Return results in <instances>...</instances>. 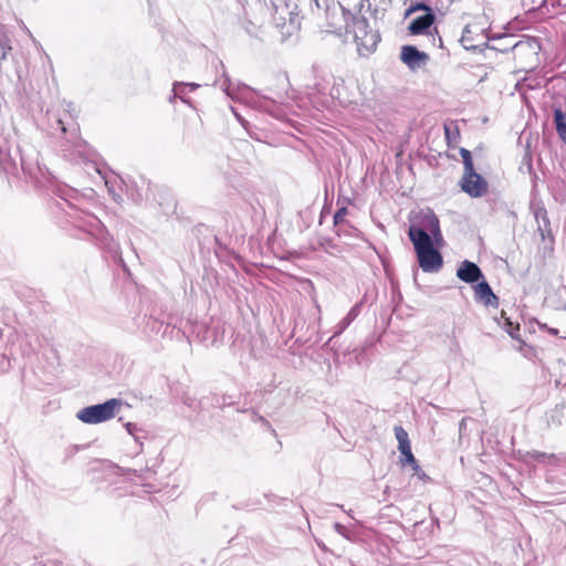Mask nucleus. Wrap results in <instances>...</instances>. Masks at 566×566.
I'll list each match as a JSON object with an SVG mask.
<instances>
[{
    "instance_id": "nucleus-18",
    "label": "nucleus",
    "mask_w": 566,
    "mask_h": 566,
    "mask_svg": "<svg viewBox=\"0 0 566 566\" xmlns=\"http://www.w3.org/2000/svg\"><path fill=\"white\" fill-rule=\"evenodd\" d=\"M565 403H557L553 409L546 412V422L548 427H559L563 423L565 415Z\"/></svg>"
},
{
    "instance_id": "nucleus-13",
    "label": "nucleus",
    "mask_w": 566,
    "mask_h": 566,
    "mask_svg": "<svg viewBox=\"0 0 566 566\" xmlns=\"http://www.w3.org/2000/svg\"><path fill=\"white\" fill-rule=\"evenodd\" d=\"M434 21H436L434 13H424V14L413 19L410 22L408 30L413 35L424 34L426 32H428V30L434 23Z\"/></svg>"
},
{
    "instance_id": "nucleus-34",
    "label": "nucleus",
    "mask_w": 566,
    "mask_h": 566,
    "mask_svg": "<svg viewBox=\"0 0 566 566\" xmlns=\"http://www.w3.org/2000/svg\"><path fill=\"white\" fill-rule=\"evenodd\" d=\"M334 528H335V531H336L339 535H342V536H344V537H347V534H346L347 530H346V527H345L344 525H342L340 523H335V524H334Z\"/></svg>"
},
{
    "instance_id": "nucleus-5",
    "label": "nucleus",
    "mask_w": 566,
    "mask_h": 566,
    "mask_svg": "<svg viewBox=\"0 0 566 566\" xmlns=\"http://www.w3.org/2000/svg\"><path fill=\"white\" fill-rule=\"evenodd\" d=\"M212 64L214 65L217 72H219V69H221V77L222 80H217L214 82V85H219L220 88L233 101H242L249 98V95L254 93L253 88L248 86L244 83H238L234 85L229 77L226 66L223 62L219 59H214L212 61Z\"/></svg>"
},
{
    "instance_id": "nucleus-47",
    "label": "nucleus",
    "mask_w": 566,
    "mask_h": 566,
    "mask_svg": "<svg viewBox=\"0 0 566 566\" xmlns=\"http://www.w3.org/2000/svg\"><path fill=\"white\" fill-rule=\"evenodd\" d=\"M512 36L511 35H500L497 39L499 40H507V39H511Z\"/></svg>"
},
{
    "instance_id": "nucleus-15",
    "label": "nucleus",
    "mask_w": 566,
    "mask_h": 566,
    "mask_svg": "<svg viewBox=\"0 0 566 566\" xmlns=\"http://www.w3.org/2000/svg\"><path fill=\"white\" fill-rule=\"evenodd\" d=\"M168 325L164 327V323L153 316L144 317V325L142 329L143 333L148 337L158 335L161 332L165 334Z\"/></svg>"
},
{
    "instance_id": "nucleus-44",
    "label": "nucleus",
    "mask_w": 566,
    "mask_h": 566,
    "mask_svg": "<svg viewBox=\"0 0 566 566\" xmlns=\"http://www.w3.org/2000/svg\"><path fill=\"white\" fill-rule=\"evenodd\" d=\"M24 30H25V32L29 34V36L32 39V41L35 43L36 41H35V39L33 38V35H32L31 31H30L27 27H24Z\"/></svg>"
},
{
    "instance_id": "nucleus-7",
    "label": "nucleus",
    "mask_w": 566,
    "mask_h": 566,
    "mask_svg": "<svg viewBox=\"0 0 566 566\" xmlns=\"http://www.w3.org/2000/svg\"><path fill=\"white\" fill-rule=\"evenodd\" d=\"M400 59L411 71H416L426 65L429 55L415 45L407 44L401 48Z\"/></svg>"
},
{
    "instance_id": "nucleus-12",
    "label": "nucleus",
    "mask_w": 566,
    "mask_h": 566,
    "mask_svg": "<svg viewBox=\"0 0 566 566\" xmlns=\"http://www.w3.org/2000/svg\"><path fill=\"white\" fill-rule=\"evenodd\" d=\"M144 197L147 201H154L159 206H164V197L168 195V189L153 184L150 180L143 179Z\"/></svg>"
},
{
    "instance_id": "nucleus-27",
    "label": "nucleus",
    "mask_w": 566,
    "mask_h": 566,
    "mask_svg": "<svg viewBox=\"0 0 566 566\" xmlns=\"http://www.w3.org/2000/svg\"><path fill=\"white\" fill-rule=\"evenodd\" d=\"M553 457V454H547L545 452H539V451H530L526 453V458L527 459H531L533 461H537V462H544L547 458H551Z\"/></svg>"
},
{
    "instance_id": "nucleus-54",
    "label": "nucleus",
    "mask_w": 566,
    "mask_h": 566,
    "mask_svg": "<svg viewBox=\"0 0 566 566\" xmlns=\"http://www.w3.org/2000/svg\"><path fill=\"white\" fill-rule=\"evenodd\" d=\"M564 310L566 311V303L564 304Z\"/></svg>"
},
{
    "instance_id": "nucleus-9",
    "label": "nucleus",
    "mask_w": 566,
    "mask_h": 566,
    "mask_svg": "<svg viewBox=\"0 0 566 566\" xmlns=\"http://www.w3.org/2000/svg\"><path fill=\"white\" fill-rule=\"evenodd\" d=\"M25 548L27 545L24 543L13 538L11 535H4L0 539V557L3 559L8 557L15 560Z\"/></svg>"
},
{
    "instance_id": "nucleus-1",
    "label": "nucleus",
    "mask_w": 566,
    "mask_h": 566,
    "mask_svg": "<svg viewBox=\"0 0 566 566\" xmlns=\"http://www.w3.org/2000/svg\"><path fill=\"white\" fill-rule=\"evenodd\" d=\"M416 240L412 244L417 254L419 266L423 272L437 273L443 265V259L438 248L434 247L436 242L430 237L422 233H417Z\"/></svg>"
},
{
    "instance_id": "nucleus-17",
    "label": "nucleus",
    "mask_w": 566,
    "mask_h": 566,
    "mask_svg": "<svg viewBox=\"0 0 566 566\" xmlns=\"http://www.w3.org/2000/svg\"><path fill=\"white\" fill-rule=\"evenodd\" d=\"M534 216L538 224V231L541 232L542 239L544 240L546 234L551 233V222L547 216V211L544 207H537L534 211Z\"/></svg>"
},
{
    "instance_id": "nucleus-11",
    "label": "nucleus",
    "mask_w": 566,
    "mask_h": 566,
    "mask_svg": "<svg viewBox=\"0 0 566 566\" xmlns=\"http://www.w3.org/2000/svg\"><path fill=\"white\" fill-rule=\"evenodd\" d=\"M48 343V338L39 335L36 332L31 331L24 334L22 353L24 356L36 354L44 344Z\"/></svg>"
},
{
    "instance_id": "nucleus-20",
    "label": "nucleus",
    "mask_w": 566,
    "mask_h": 566,
    "mask_svg": "<svg viewBox=\"0 0 566 566\" xmlns=\"http://www.w3.org/2000/svg\"><path fill=\"white\" fill-rule=\"evenodd\" d=\"M125 429L130 434L134 440L142 447L143 446V439L146 438V432L143 430L137 423L134 422H126Z\"/></svg>"
},
{
    "instance_id": "nucleus-33",
    "label": "nucleus",
    "mask_w": 566,
    "mask_h": 566,
    "mask_svg": "<svg viewBox=\"0 0 566 566\" xmlns=\"http://www.w3.org/2000/svg\"><path fill=\"white\" fill-rule=\"evenodd\" d=\"M468 418H463L459 423V436L462 438L467 433V422Z\"/></svg>"
},
{
    "instance_id": "nucleus-37",
    "label": "nucleus",
    "mask_w": 566,
    "mask_h": 566,
    "mask_svg": "<svg viewBox=\"0 0 566 566\" xmlns=\"http://www.w3.org/2000/svg\"><path fill=\"white\" fill-rule=\"evenodd\" d=\"M412 470L415 471L416 474H418L419 476H424L426 473L422 471L421 467L418 464V462L416 461V464H409Z\"/></svg>"
},
{
    "instance_id": "nucleus-35",
    "label": "nucleus",
    "mask_w": 566,
    "mask_h": 566,
    "mask_svg": "<svg viewBox=\"0 0 566 566\" xmlns=\"http://www.w3.org/2000/svg\"><path fill=\"white\" fill-rule=\"evenodd\" d=\"M231 403H232V401H229V400L227 399V397H226V396H223V397H221V399H220V398H217V399H216V403H214V406H217V407H224V406H227V405H231Z\"/></svg>"
},
{
    "instance_id": "nucleus-42",
    "label": "nucleus",
    "mask_w": 566,
    "mask_h": 566,
    "mask_svg": "<svg viewBox=\"0 0 566 566\" xmlns=\"http://www.w3.org/2000/svg\"><path fill=\"white\" fill-rule=\"evenodd\" d=\"M533 44H535L537 48H539V42H538V40H537V39H535V38H532V39H531V44H530V45H531V48H533Z\"/></svg>"
},
{
    "instance_id": "nucleus-10",
    "label": "nucleus",
    "mask_w": 566,
    "mask_h": 566,
    "mask_svg": "<svg viewBox=\"0 0 566 566\" xmlns=\"http://www.w3.org/2000/svg\"><path fill=\"white\" fill-rule=\"evenodd\" d=\"M474 297L476 302L483 303L485 306H499V297L484 279L474 286Z\"/></svg>"
},
{
    "instance_id": "nucleus-23",
    "label": "nucleus",
    "mask_w": 566,
    "mask_h": 566,
    "mask_svg": "<svg viewBox=\"0 0 566 566\" xmlns=\"http://www.w3.org/2000/svg\"><path fill=\"white\" fill-rule=\"evenodd\" d=\"M398 450L401 453L400 463L402 467L416 464L417 460L411 451V444H408L406 448L398 447Z\"/></svg>"
},
{
    "instance_id": "nucleus-45",
    "label": "nucleus",
    "mask_w": 566,
    "mask_h": 566,
    "mask_svg": "<svg viewBox=\"0 0 566 566\" xmlns=\"http://www.w3.org/2000/svg\"><path fill=\"white\" fill-rule=\"evenodd\" d=\"M247 31H248V33H250L251 35H255V34H256V33L254 32V30H252V27L247 28Z\"/></svg>"
},
{
    "instance_id": "nucleus-49",
    "label": "nucleus",
    "mask_w": 566,
    "mask_h": 566,
    "mask_svg": "<svg viewBox=\"0 0 566 566\" xmlns=\"http://www.w3.org/2000/svg\"><path fill=\"white\" fill-rule=\"evenodd\" d=\"M520 44H521V42H516V43L512 44L510 48H511V49H514V48H516V46H517V45H520Z\"/></svg>"
},
{
    "instance_id": "nucleus-41",
    "label": "nucleus",
    "mask_w": 566,
    "mask_h": 566,
    "mask_svg": "<svg viewBox=\"0 0 566 566\" xmlns=\"http://www.w3.org/2000/svg\"><path fill=\"white\" fill-rule=\"evenodd\" d=\"M27 566H45L44 564H42V562H38L36 559L31 562V563H28Z\"/></svg>"
},
{
    "instance_id": "nucleus-38",
    "label": "nucleus",
    "mask_w": 566,
    "mask_h": 566,
    "mask_svg": "<svg viewBox=\"0 0 566 566\" xmlns=\"http://www.w3.org/2000/svg\"><path fill=\"white\" fill-rule=\"evenodd\" d=\"M187 85V92H192L199 87V84L197 83H186Z\"/></svg>"
},
{
    "instance_id": "nucleus-29",
    "label": "nucleus",
    "mask_w": 566,
    "mask_h": 566,
    "mask_svg": "<svg viewBox=\"0 0 566 566\" xmlns=\"http://www.w3.org/2000/svg\"><path fill=\"white\" fill-rule=\"evenodd\" d=\"M506 332L510 334L512 338H518L520 326L518 324L514 325L511 321L506 322Z\"/></svg>"
},
{
    "instance_id": "nucleus-26",
    "label": "nucleus",
    "mask_w": 566,
    "mask_h": 566,
    "mask_svg": "<svg viewBox=\"0 0 566 566\" xmlns=\"http://www.w3.org/2000/svg\"><path fill=\"white\" fill-rule=\"evenodd\" d=\"M333 86L329 91V95L334 99H339L342 97V88L344 84V80L342 77H334Z\"/></svg>"
},
{
    "instance_id": "nucleus-40",
    "label": "nucleus",
    "mask_w": 566,
    "mask_h": 566,
    "mask_svg": "<svg viewBox=\"0 0 566 566\" xmlns=\"http://www.w3.org/2000/svg\"><path fill=\"white\" fill-rule=\"evenodd\" d=\"M57 125L60 126V128H61V130H62L63 133H65V132H66V127H65V125H64L63 119L59 118V119H57Z\"/></svg>"
},
{
    "instance_id": "nucleus-39",
    "label": "nucleus",
    "mask_w": 566,
    "mask_h": 566,
    "mask_svg": "<svg viewBox=\"0 0 566 566\" xmlns=\"http://www.w3.org/2000/svg\"><path fill=\"white\" fill-rule=\"evenodd\" d=\"M314 86L317 93H323L326 90V86L322 85L321 83H315Z\"/></svg>"
},
{
    "instance_id": "nucleus-48",
    "label": "nucleus",
    "mask_w": 566,
    "mask_h": 566,
    "mask_svg": "<svg viewBox=\"0 0 566 566\" xmlns=\"http://www.w3.org/2000/svg\"><path fill=\"white\" fill-rule=\"evenodd\" d=\"M177 98H174V92L171 93V95L169 96L168 101L169 103H174Z\"/></svg>"
},
{
    "instance_id": "nucleus-3",
    "label": "nucleus",
    "mask_w": 566,
    "mask_h": 566,
    "mask_svg": "<svg viewBox=\"0 0 566 566\" xmlns=\"http://www.w3.org/2000/svg\"><path fill=\"white\" fill-rule=\"evenodd\" d=\"M419 232L430 237L436 242V245H442L443 237L440 230L439 218L431 209L422 210L410 224L408 235L411 242L416 240Z\"/></svg>"
},
{
    "instance_id": "nucleus-32",
    "label": "nucleus",
    "mask_w": 566,
    "mask_h": 566,
    "mask_svg": "<svg viewBox=\"0 0 566 566\" xmlns=\"http://www.w3.org/2000/svg\"><path fill=\"white\" fill-rule=\"evenodd\" d=\"M357 229L352 227L348 222H345V226L343 227L340 231V235H352V233L356 232Z\"/></svg>"
},
{
    "instance_id": "nucleus-22",
    "label": "nucleus",
    "mask_w": 566,
    "mask_h": 566,
    "mask_svg": "<svg viewBox=\"0 0 566 566\" xmlns=\"http://www.w3.org/2000/svg\"><path fill=\"white\" fill-rule=\"evenodd\" d=\"M346 214H347V208H345V207L337 209V211L334 214V218H333L334 219V228H335V232L338 237H340V231H342L343 227L345 226V222H347L345 220Z\"/></svg>"
},
{
    "instance_id": "nucleus-50",
    "label": "nucleus",
    "mask_w": 566,
    "mask_h": 566,
    "mask_svg": "<svg viewBox=\"0 0 566 566\" xmlns=\"http://www.w3.org/2000/svg\"><path fill=\"white\" fill-rule=\"evenodd\" d=\"M495 49L501 51V52L507 51V48H495Z\"/></svg>"
},
{
    "instance_id": "nucleus-43",
    "label": "nucleus",
    "mask_w": 566,
    "mask_h": 566,
    "mask_svg": "<svg viewBox=\"0 0 566 566\" xmlns=\"http://www.w3.org/2000/svg\"><path fill=\"white\" fill-rule=\"evenodd\" d=\"M116 258H118V262L122 264L123 269L126 270V264L124 263L122 255H116Z\"/></svg>"
},
{
    "instance_id": "nucleus-36",
    "label": "nucleus",
    "mask_w": 566,
    "mask_h": 566,
    "mask_svg": "<svg viewBox=\"0 0 566 566\" xmlns=\"http://www.w3.org/2000/svg\"><path fill=\"white\" fill-rule=\"evenodd\" d=\"M539 327L541 329H546L553 336H557L559 333L557 328L548 327L546 324L539 325Z\"/></svg>"
},
{
    "instance_id": "nucleus-28",
    "label": "nucleus",
    "mask_w": 566,
    "mask_h": 566,
    "mask_svg": "<svg viewBox=\"0 0 566 566\" xmlns=\"http://www.w3.org/2000/svg\"><path fill=\"white\" fill-rule=\"evenodd\" d=\"M409 11H424L426 13H434L432 8L426 2H416L409 7Z\"/></svg>"
},
{
    "instance_id": "nucleus-25",
    "label": "nucleus",
    "mask_w": 566,
    "mask_h": 566,
    "mask_svg": "<svg viewBox=\"0 0 566 566\" xmlns=\"http://www.w3.org/2000/svg\"><path fill=\"white\" fill-rule=\"evenodd\" d=\"M394 431L398 441V447L406 448L408 444H410L408 432L401 426H396Z\"/></svg>"
},
{
    "instance_id": "nucleus-6",
    "label": "nucleus",
    "mask_w": 566,
    "mask_h": 566,
    "mask_svg": "<svg viewBox=\"0 0 566 566\" xmlns=\"http://www.w3.org/2000/svg\"><path fill=\"white\" fill-rule=\"evenodd\" d=\"M460 186L472 198H480L488 191V181L475 170L463 174Z\"/></svg>"
},
{
    "instance_id": "nucleus-16",
    "label": "nucleus",
    "mask_w": 566,
    "mask_h": 566,
    "mask_svg": "<svg viewBox=\"0 0 566 566\" xmlns=\"http://www.w3.org/2000/svg\"><path fill=\"white\" fill-rule=\"evenodd\" d=\"M12 51V41L6 25L0 24V64L8 59V54Z\"/></svg>"
},
{
    "instance_id": "nucleus-52",
    "label": "nucleus",
    "mask_w": 566,
    "mask_h": 566,
    "mask_svg": "<svg viewBox=\"0 0 566 566\" xmlns=\"http://www.w3.org/2000/svg\"><path fill=\"white\" fill-rule=\"evenodd\" d=\"M329 25H331V27H335V25H336V23H335L334 21H331V22H329Z\"/></svg>"
},
{
    "instance_id": "nucleus-19",
    "label": "nucleus",
    "mask_w": 566,
    "mask_h": 566,
    "mask_svg": "<svg viewBox=\"0 0 566 566\" xmlns=\"http://www.w3.org/2000/svg\"><path fill=\"white\" fill-rule=\"evenodd\" d=\"M474 41H475V38L473 35V31L471 30V27L465 25V28L463 29L461 39H460L462 46L467 51H475L480 46V44H475Z\"/></svg>"
},
{
    "instance_id": "nucleus-51",
    "label": "nucleus",
    "mask_w": 566,
    "mask_h": 566,
    "mask_svg": "<svg viewBox=\"0 0 566 566\" xmlns=\"http://www.w3.org/2000/svg\"><path fill=\"white\" fill-rule=\"evenodd\" d=\"M412 12H413V11H409V8H408V9H407V11H406V14H405V15H406V17H408V15H409V14H411Z\"/></svg>"
},
{
    "instance_id": "nucleus-24",
    "label": "nucleus",
    "mask_w": 566,
    "mask_h": 566,
    "mask_svg": "<svg viewBox=\"0 0 566 566\" xmlns=\"http://www.w3.org/2000/svg\"><path fill=\"white\" fill-rule=\"evenodd\" d=\"M460 155L462 157L463 163V174L475 170L471 151L468 150L467 148H460Z\"/></svg>"
},
{
    "instance_id": "nucleus-8",
    "label": "nucleus",
    "mask_w": 566,
    "mask_h": 566,
    "mask_svg": "<svg viewBox=\"0 0 566 566\" xmlns=\"http://www.w3.org/2000/svg\"><path fill=\"white\" fill-rule=\"evenodd\" d=\"M457 276L464 283L474 284L484 279L482 270L472 261L464 260L457 270Z\"/></svg>"
},
{
    "instance_id": "nucleus-46",
    "label": "nucleus",
    "mask_w": 566,
    "mask_h": 566,
    "mask_svg": "<svg viewBox=\"0 0 566 566\" xmlns=\"http://www.w3.org/2000/svg\"><path fill=\"white\" fill-rule=\"evenodd\" d=\"M247 31H248V33H250L251 35H255V34H256V33L254 32V30H252V27L247 28Z\"/></svg>"
},
{
    "instance_id": "nucleus-14",
    "label": "nucleus",
    "mask_w": 566,
    "mask_h": 566,
    "mask_svg": "<svg viewBox=\"0 0 566 566\" xmlns=\"http://www.w3.org/2000/svg\"><path fill=\"white\" fill-rule=\"evenodd\" d=\"M361 307L363 302H358L349 310L346 316L335 326L334 334L329 340L344 333V331L358 317L361 312Z\"/></svg>"
},
{
    "instance_id": "nucleus-30",
    "label": "nucleus",
    "mask_w": 566,
    "mask_h": 566,
    "mask_svg": "<svg viewBox=\"0 0 566 566\" xmlns=\"http://www.w3.org/2000/svg\"><path fill=\"white\" fill-rule=\"evenodd\" d=\"M10 367H11L10 359L7 356L2 355L0 358V370L7 371L10 369Z\"/></svg>"
},
{
    "instance_id": "nucleus-53",
    "label": "nucleus",
    "mask_w": 566,
    "mask_h": 566,
    "mask_svg": "<svg viewBox=\"0 0 566 566\" xmlns=\"http://www.w3.org/2000/svg\"><path fill=\"white\" fill-rule=\"evenodd\" d=\"M446 134H447V137H449V129H448V127H446Z\"/></svg>"
},
{
    "instance_id": "nucleus-31",
    "label": "nucleus",
    "mask_w": 566,
    "mask_h": 566,
    "mask_svg": "<svg viewBox=\"0 0 566 566\" xmlns=\"http://www.w3.org/2000/svg\"><path fill=\"white\" fill-rule=\"evenodd\" d=\"M230 109L231 112L233 113V115L235 116V118L238 119V122L245 128L248 129V125L249 123L237 112V109L233 107V106H230Z\"/></svg>"
},
{
    "instance_id": "nucleus-21",
    "label": "nucleus",
    "mask_w": 566,
    "mask_h": 566,
    "mask_svg": "<svg viewBox=\"0 0 566 566\" xmlns=\"http://www.w3.org/2000/svg\"><path fill=\"white\" fill-rule=\"evenodd\" d=\"M174 98H179L182 103L192 106V102L190 98L186 97L187 94V85L186 82H175L172 85Z\"/></svg>"
},
{
    "instance_id": "nucleus-4",
    "label": "nucleus",
    "mask_w": 566,
    "mask_h": 566,
    "mask_svg": "<svg viewBox=\"0 0 566 566\" xmlns=\"http://www.w3.org/2000/svg\"><path fill=\"white\" fill-rule=\"evenodd\" d=\"M122 405L123 402L120 399L112 398L105 402L81 409L76 417L84 423L97 424L114 418Z\"/></svg>"
},
{
    "instance_id": "nucleus-2",
    "label": "nucleus",
    "mask_w": 566,
    "mask_h": 566,
    "mask_svg": "<svg viewBox=\"0 0 566 566\" xmlns=\"http://www.w3.org/2000/svg\"><path fill=\"white\" fill-rule=\"evenodd\" d=\"M61 210L69 217L76 228L86 231L91 235L103 239L107 231L101 220L94 214L77 209L74 205L64 200L61 203Z\"/></svg>"
}]
</instances>
